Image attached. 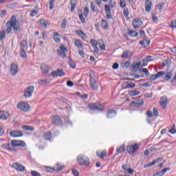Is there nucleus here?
Masks as SVG:
<instances>
[{"instance_id":"obj_1","label":"nucleus","mask_w":176,"mask_h":176,"mask_svg":"<svg viewBox=\"0 0 176 176\" xmlns=\"http://www.w3.org/2000/svg\"><path fill=\"white\" fill-rule=\"evenodd\" d=\"M6 26L7 28L6 32V34H10L12 32V28H13V30L15 32H19L21 31V27H20V23L17 21V19H16V16L12 15L11 17L10 21H8Z\"/></svg>"},{"instance_id":"obj_2","label":"nucleus","mask_w":176,"mask_h":176,"mask_svg":"<svg viewBox=\"0 0 176 176\" xmlns=\"http://www.w3.org/2000/svg\"><path fill=\"white\" fill-rule=\"evenodd\" d=\"M77 162L80 166H87L90 164V160L85 155H79L77 157Z\"/></svg>"},{"instance_id":"obj_3","label":"nucleus","mask_w":176,"mask_h":176,"mask_svg":"<svg viewBox=\"0 0 176 176\" xmlns=\"http://www.w3.org/2000/svg\"><path fill=\"white\" fill-rule=\"evenodd\" d=\"M89 75V86L92 90H97V89H98V85L96 80V75L94 74V72H90Z\"/></svg>"},{"instance_id":"obj_4","label":"nucleus","mask_w":176,"mask_h":176,"mask_svg":"<svg viewBox=\"0 0 176 176\" xmlns=\"http://www.w3.org/2000/svg\"><path fill=\"white\" fill-rule=\"evenodd\" d=\"M91 45L92 47H94V48L97 47V46L98 45L100 50H105V44L104 43V41H102V40H98V41L97 42L96 40L91 39Z\"/></svg>"},{"instance_id":"obj_5","label":"nucleus","mask_w":176,"mask_h":176,"mask_svg":"<svg viewBox=\"0 0 176 176\" xmlns=\"http://www.w3.org/2000/svg\"><path fill=\"white\" fill-rule=\"evenodd\" d=\"M138 148H140V146H138V144L128 146L126 147V152H128L129 155H134L135 152H136V151H138Z\"/></svg>"},{"instance_id":"obj_6","label":"nucleus","mask_w":176,"mask_h":176,"mask_svg":"<svg viewBox=\"0 0 176 176\" xmlns=\"http://www.w3.org/2000/svg\"><path fill=\"white\" fill-rule=\"evenodd\" d=\"M34 86L30 85L24 90V96L25 98H30L34 93Z\"/></svg>"},{"instance_id":"obj_7","label":"nucleus","mask_w":176,"mask_h":176,"mask_svg":"<svg viewBox=\"0 0 176 176\" xmlns=\"http://www.w3.org/2000/svg\"><path fill=\"white\" fill-rule=\"evenodd\" d=\"M18 109L23 111V112H28L30 111V104L27 102H21L17 104Z\"/></svg>"},{"instance_id":"obj_8","label":"nucleus","mask_w":176,"mask_h":176,"mask_svg":"<svg viewBox=\"0 0 176 176\" xmlns=\"http://www.w3.org/2000/svg\"><path fill=\"white\" fill-rule=\"evenodd\" d=\"M89 109H93L96 111H102V109H104V106L100 104V102H98V103L90 104L89 105Z\"/></svg>"},{"instance_id":"obj_9","label":"nucleus","mask_w":176,"mask_h":176,"mask_svg":"<svg viewBox=\"0 0 176 176\" xmlns=\"http://www.w3.org/2000/svg\"><path fill=\"white\" fill-rule=\"evenodd\" d=\"M12 168L16 170V171H20V173H24V171H25V166L17 162L14 163L12 165Z\"/></svg>"},{"instance_id":"obj_10","label":"nucleus","mask_w":176,"mask_h":176,"mask_svg":"<svg viewBox=\"0 0 176 176\" xmlns=\"http://www.w3.org/2000/svg\"><path fill=\"white\" fill-rule=\"evenodd\" d=\"M11 145L12 146H22V148H25V146H27V144H25V142L24 141L16 140H13L11 141Z\"/></svg>"},{"instance_id":"obj_11","label":"nucleus","mask_w":176,"mask_h":176,"mask_svg":"<svg viewBox=\"0 0 176 176\" xmlns=\"http://www.w3.org/2000/svg\"><path fill=\"white\" fill-rule=\"evenodd\" d=\"M68 52L67 47H64L63 45H60V50H58V54L61 57H67L66 53Z\"/></svg>"},{"instance_id":"obj_12","label":"nucleus","mask_w":176,"mask_h":176,"mask_svg":"<svg viewBox=\"0 0 176 176\" xmlns=\"http://www.w3.org/2000/svg\"><path fill=\"white\" fill-rule=\"evenodd\" d=\"M64 75H65V74L61 69H58L57 70L52 72V76L53 78H57V76H64Z\"/></svg>"},{"instance_id":"obj_13","label":"nucleus","mask_w":176,"mask_h":176,"mask_svg":"<svg viewBox=\"0 0 176 176\" xmlns=\"http://www.w3.org/2000/svg\"><path fill=\"white\" fill-rule=\"evenodd\" d=\"M10 135L13 137V138H16L17 137H23V133L21 131H12L10 132Z\"/></svg>"},{"instance_id":"obj_14","label":"nucleus","mask_w":176,"mask_h":176,"mask_svg":"<svg viewBox=\"0 0 176 176\" xmlns=\"http://www.w3.org/2000/svg\"><path fill=\"white\" fill-rule=\"evenodd\" d=\"M168 101L166 96H162L160 99V105L164 109H166L167 108V104Z\"/></svg>"},{"instance_id":"obj_15","label":"nucleus","mask_w":176,"mask_h":176,"mask_svg":"<svg viewBox=\"0 0 176 176\" xmlns=\"http://www.w3.org/2000/svg\"><path fill=\"white\" fill-rule=\"evenodd\" d=\"M133 28H140L142 25V21L140 19H134L132 22Z\"/></svg>"},{"instance_id":"obj_16","label":"nucleus","mask_w":176,"mask_h":176,"mask_svg":"<svg viewBox=\"0 0 176 176\" xmlns=\"http://www.w3.org/2000/svg\"><path fill=\"white\" fill-rule=\"evenodd\" d=\"M104 10L106 13V17L111 20V19H112V15H111V7H109V5H105Z\"/></svg>"},{"instance_id":"obj_17","label":"nucleus","mask_w":176,"mask_h":176,"mask_svg":"<svg viewBox=\"0 0 176 176\" xmlns=\"http://www.w3.org/2000/svg\"><path fill=\"white\" fill-rule=\"evenodd\" d=\"M170 168H165L162 170H160L157 173H155L153 176H163L167 171H170Z\"/></svg>"},{"instance_id":"obj_18","label":"nucleus","mask_w":176,"mask_h":176,"mask_svg":"<svg viewBox=\"0 0 176 176\" xmlns=\"http://www.w3.org/2000/svg\"><path fill=\"white\" fill-rule=\"evenodd\" d=\"M124 89H134L135 87V84L133 82H124L122 85Z\"/></svg>"},{"instance_id":"obj_19","label":"nucleus","mask_w":176,"mask_h":176,"mask_svg":"<svg viewBox=\"0 0 176 176\" xmlns=\"http://www.w3.org/2000/svg\"><path fill=\"white\" fill-rule=\"evenodd\" d=\"M52 122L54 124H56L57 126H61L63 124V121L58 116H54L52 118Z\"/></svg>"},{"instance_id":"obj_20","label":"nucleus","mask_w":176,"mask_h":176,"mask_svg":"<svg viewBox=\"0 0 176 176\" xmlns=\"http://www.w3.org/2000/svg\"><path fill=\"white\" fill-rule=\"evenodd\" d=\"M9 116H10V114L8 113V111H0V119L6 120Z\"/></svg>"},{"instance_id":"obj_21","label":"nucleus","mask_w":176,"mask_h":176,"mask_svg":"<svg viewBox=\"0 0 176 176\" xmlns=\"http://www.w3.org/2000/svg\"><path fill=\"white\" fill-rule=\"evenodd\" d=\"M152 56H146L145 58L143 59V63L141 65V67H146L148 65V63H150V61H153Z\"/></svg>"},{"instance_id":"obj_22","label":"nucleus","mask_w":176,"mask_h":176,"mask_svg":"<svg viewBox=\"0 0 176 176\" xmlns=\"http://www.w3.org/2000/svg\"><path fill=\"white\" fill-rule=\"evenodd\" d=\"M18 67L16 64L12 63L11 65V74L12 75H16L17 74Z\"/></svg>"},{"instance_id":"obj_23","label":"nucleus","mask_w":176,"mask_h":176,"mask_svg":"<svg viewBox=\"0 0 176 176\" xmlns=\"http://www.w3.org/2000/svg\"><path fill=\"white\" fill-rule=\"evenodd\" d=\"M133 56V53L130 51L124 52L121 56L122 58H130Z\"/></svg>"},{"instance_id":"obj_24","label":"nucleus","mask_w":176,"mask_h":176,"mask_svg":"<svg viewBox=\"0 0 176 176\" xmlns=\"http://www.w3.org/2000/svg\"><path fill=\"white\" fill-rule=\"evenodd\" d=\"M146 12H151L152 10V2H151L149 0H147L146 1Z\"/></svg>"},{"instance_id":"obj_25","label":"nucleus","mask_w":176,"mask_h":176,"mask_svg":"<svg viewBox=\"0 0 176 176\" xmlns=\"http://www.w3.org/2000/svg\"><path fill=\"white\" fill-rule=\"evenodd\" d=\"M116 116V111L113 110H109L107 113V118L109 119H112V118H115Z\"/></svg>"},{"instance_id":"obj_26","label":"nucleus","mask_w":176,"mask_h":176,"mask_svg":"<svg viewBox=\"0 0 176 176\" xmlns=\"http://www.w3.org/2000/svg\"><path fill=\"white\" fill-rule=\"evenodd\" d=\"M122 168L125 171H127L129 174H133V173H134V170L130 168V166L129 165H123Z\"/></svg>"},{"instance_id":"obj_27","label":"nucleus","mask_w":176,"mask_h":176,"mask_svg":"<svg viewBox=\"0 0 176 176\" xmlns=\"http://www.w3.org/2000/svg\"><path fill=\"white\" fill-rule=\"evenodd\" d=\"M171 75H173V74H171V72H170L168 73L164 72L162 78L164 79V80H170V79H171Z\"/></svg>"},{"instance_id":"obj_28","label":"nucleus","mask_w":176,"mask_h":176,"mask_svg":"<svg viewBox=\"0 0 176 176\" xmlns=\"http://www.w3.org/2000/svg\"><path fill=\"white\" fill-rule=\"evenodd\" d=\"M131 68L133 71H137L140 67H141V62H138L131 65Z\"/></svg>"},{"instance_id":"obj_29","label":"nucleus","mask_w":176,"mask_h":176,"mask_svg":"<svg viewBox=\"0 0 176 176\" xmlns=\"http://www.w3.org/2000/svg\"><path fill=\"white\" fill-rule=\"evenodd\" d=\"M28 48V45L27 44V41L23 40L21 43V50H25Z\"/></svg>"},{"instance_id":"obj_30","label":"nucleus","mask_w":176,"mask_h":176,"mask_svg":"<svg viewBox=\"0 0 176 176\" xmlns=\"http://www.w3.org/2000/svg\"><path fill=\"white\" fill-rule=\"evenodd\" d=\"M21 128L25 131H34V127L29 126V125H23L21 126Z\"/></svg>"},{"instance_id":"obj_31","label":"nucleus","mask_w":176,"mask_h":176,"mask_svg":"<svg viewBox=\"0 0 176 176\" xmlns=\"http://www.w3.org/2000/svg\"><path fill=\"white\" fill-rule=\"evenodd\" d=\"M96 155H97V156L100 157V159H102L107 156V151H102V153L100 154V153H98V151H97Z\"/></svg>"},{"instance_id":"obj_32","label":"nucleus","mask_w":176,"mask_h":176,"mask_svg":"<svg viewBox=\"0 0 176 176\" xmlns=\"http://www.w3.org/2000/svg\"><path fill=\"white\" fill-rule=\"evenodd\" d=\"M129 94L131 97H135V96H139V94H140V92L138 91H129Z\"/></svg>"},{"instance_id":"obj_33","label":"nucleus","mask_w":176,"mask_h":176,"mask_svg":"<svg viewBox=\"0 0 176 176\" xmlns=\"http://www.w3.org/2000/svg\"><path fill=\"white\" fill-rule=\"evenodd\" d=\"M129 36H132L133 38H135V36H138V32L134 30H130L128 33Z\"/></svg>"},{"instance_id":"obj_34","label":"nucleus","mask_w":176,"mask_h":176,"mask_svg":"<svg viewBox=\"0 0 176 176\" xmlns=\"http://www.w3.org/2000/svg\"><path fill=\"white\" fill-rule=\"evenodd\" d=\"M77 35L80 36L82 39H86V34H85L82 31L78 30L77 31Z\"/></svg>"},{"instance_id":"obj_35","label":"nucleus","mask_w":176,"mask_h":176,"mask_svg":"<svg viewBox=\"0 0 176 176\" xmlns=\"http://www.w3.org/2000/svg\"><path fill=\"white\" fill-rule=\"evenodd\" d=\"M71 2V10L72 12H74L75 10V8H76V0H70Z\"/></svg>"},{"instance_id":"obj_36","label":"nucleus","mask_w":176,"mask_h":176,"mask_svg":"<svg viewBox=\"0 0 176 176\" xmlns=\"http://www.w3.org/2000/svg\"><path fill=\"white\" fill-rule=\"evenodd\" d=\"M68 61L71 68L75 69L76 67V64H75L74 62L72 61V59H71V58H68Z\"/></svg>"},{"instance_id":"obj_37","label":"nucleus","mask_w":176,"mask_h":176,"mask_svg":"<svg viewBox=\"0 0 176 176\" xmlns=\"http://www.w3.org/2000/svg\"><path fill=\"white\" fill-rule=\"evenodd\" d=\"M54 39L55 42H60V34H58V33L57 32L54 33Z\"/></svg>"},{"instance_id":"obj_38","label":"nucleus","mask_w":176,"mask_h":176,"mask_svg":"<svg viewBox=\"0 0 176 176\" xmlns=\"http://www.w3.org/2000/svg\"><path fill=\"white\" fill-rule=\"evenodd\" d=\"M6 38L5 30L0 31V41L2 42Z\"/></svg>"},{"instance_id":"obj_39","label":"nucleus","mask_w":176,"mask_h":176,"mask_svg":"<svg viewBox=\"0 0 176 176\" xmlns=\"http://www.w3.org/2000/svg\"><path fill=\"white\" fill-rule=\"evenodd\" d=\"M78 17L82 23H85L86 19H85V17H83V14L82 13V11L78 12Z\"/></svg>"},{"instance_id":"obj_40","label":"nucleus","mask_w":176,"mask_h":176,"mask_svg":"<svg viewBox=\"0 0 176 176\" xmlns=\"http://www.w3.org/2000/svg\"><path fill=\"white\" fill-rule=\"evenodd\" d=\"M75 45H76V46L77 47H80V48H82V47H83V45L82 44V42H80V41H79V40H78V39H76V41H75Z\"/></svg>"},{"instance_id":"obj_41","label":"nucleus","mask_w":176,"mask_h":176,"mask_svg":"<svg viewBox=\"0 0 176 176\" xmlns=\"http://www.w3.org/2000/svg\"><path fill=\"white\" fill-rule=\"evenodd\" d=\"M102 27L104 30H107L108 28V23H107V21L104 19H102Z\"/></svg>"},{"instance_id":"obj_42","label":"nucleus","mask_w":176,"mask_h":176,"mask_svg":"<svg viewBox=\"0 0 176 176\" xmlns=\"http://www.w3.org/2000/svg\"><path fill=\"white\" fill-rule=\"evenodd\" d=\"M54 168V171H61V170L64 168V166L63 165L60 166L58 164H56V166Z\"/></svg>"},{"instance_id":"obj_43","label":"nucleus","mask_w":176,"mask_h":176,"mask_svg":"<svg viewBox=\"0 0 176 176\" xmlns=\"http://www.w3.org/2000/svg\"><path fill=\"white\" fill-rule=\"evenodd\" d=\"M45 140L46 141H52V133L48 132L45 134Z\"/></svg>"},{"instance_id":"obj_44","label":"nucleus","mask_w":176,"mask_h":176,"mask_svg":"<svg viewBox=\"0 0 176 176\" xmlns=\"http://www.w3.org/2000/svg\"><path fill=\"white\" fill-rule=\"evenodd\" d=\"M139 71L140 72H144V74H145V75H146V76L149 75V71H148V69H146V68L140 69Z\"/></svg>"},{"instance_id":"obj_45","label":"nucleus","mask_w":176,"mask_h":176,"mask_svg":"<svg viewBox=\"0 0 176 176\" xmlns=\"http://www.w3.org/2000/svg\"><path fill=\"white\" fill-rule=\"evenodd\" d=\"M124 149H125L124 146H120L117 148V152L118 153H122V152H124Z\"/></svg>"},{"instance_id":"obj_46","label":"nucleus","mask_w":176,"mask_h":176,"mask_svg":"<svg viewBox=\"0 0 176 176\" xmlns=\"http://www.w3.org/2000/svg\"><path fill=\"white\" fill-rule=\"evenodd\" d=\"M21 56L23 58H27V53L25 50H21Z\"/></svg>"},{"instance_id":"obj_47","label":"nucleus","mask_w":176,"mask_h":176,"mask_svg":"<svg viewBox=\"0 0 176 176\" xmlns=\"http://www.w3.org/2000/svg\"><path fill=\"white\" fill-rule=\"evenodd\" d=\"M122 67L123 68H129L130 67V62L126 61L122 63Z\"/></svg>"},{"instance_id":"obj_48","label":"nucleus","mask_w":176,"mask_h":176,"mask_svg":"<svg viewBox=\"0 0 176 176\" xmlns=\"http://www.w3.org/2000/svg\"><path fill=\"white\" fill-rule=\"evenodd\" d=\"M45 170L48 173H53V171H54V168H51L50 166H45Z\"/></svg>"},{"instance_id":"obj_49","label":"nucleus","mask_w":176,"mask_h":176,"mask_svg":"<svg viewBox=\"0 0 176 176\" xmlns=\"http://www.w3.org/2000/svg\"><path fill=\"white\" fill-rule=\"evenodd\" d=\"M39 27H45V19H40L38 22Z\"/></svg>"},{"instance_id":"obj_50","label":"nucleus","mask_w":176,"mask_h":176,"mask_svg":"<svg viewBox=\"0 0 176 176\" xmlns=\"http://www.w3.org/2000/svg\"><path fill=\"white\" fill-rule=\"evenodd\" d=\"M67 27V18H65L61 24V28L65 29Z\"/></svg>"},{"instance_id":"obj_51","label":"nucleus","mask_w":176,"mask_h":176,"mask_svg":"<svg viewBox=\"0 0 176 176\" xmlns=\"http://www.w3.org/2000/svg\"><path fill=\"white\" fill-rule=\"evenodd\" d=\"M163 75H164V72H159L157 74H155V76L157 79L158 78H163Z\"/></svg>"},{"instance_id":"obj_52","label":"nucleus","mask_w":176,"mask_h":176,"mask_svg":"<svg viewBox=\"0 0 176 176\" xmlns=\"http://www.w3.org/2000/svg\"><path fill=\"white\" fill-rule=\"evenodd\" d=\"M2 148H3V149H6L7 151H10V144H3Z\"/></svg>"},{"instance_id":"obj_53","label":"nucleus","mask_w":176,"mask_h":176,"mask_svg":"<svg viewBox=\"0 0 176 176\" xmlns=\"http://www.w3.org/2000/svg\"><path fill=\"white\" fill-rule=\"evenodd\" d=\"M55 1L56 0H50V10H52L53 9V8H54V1Z\"/></svg>"},{"instance_id":"obj_54","label":"nucleus","mask_w":176,"mask_h":176,"mask_svg":"<svg viewBox=\"0 0 176 176\" xmlns=\"http://www.w3.org/2000/svg\"><path fill=\"white\" fill-rule=\"evenodd\" d=\"M36 14H38V10H34L31 12L30 16H31V17H35V16H36Z\"/></svg>"},{"instance_id":"obj_55","label":"nucleus","mask_w":176,"mask_h":176,"mask_svg":"<svg viewBox=\"0 0 176 176\" xmlns=\"http://www.w3.org/2000/svg\"><path fill=\"white\" fill-rule=\"evenodd\" d=\"M94 54L98 56V53L100 52V50H98V47H94Z\"/></svg>"},{"instance_id":"obj_56","label":"nucleus","mask_w":176,"mask_h":176,"mask_svg":"<svg viewBox=\"0 0 176 176\" xmlns=\"http://www.w3.org/2000/svg\"><path fill=\"white\" fill-rule=\"evenodd\" d=\"M90 6L92 12H96V6H94V3H93V1L90 2Z\"/></svg>"},{"instance_id":"obj_57","label":"nucleus","mask_w":176,"mask_h":176,"mask_svg":"<svg viewBox=\"0 0 176 176\" xmlns=\"http://www.w3.org/2000/svg\"><path fill=\"white\" fill-rule=\"evenodd\" d=\"M170 27V28H176V20L171 21Z\"/></svg>"},{"instance_id":"obj_58","label":"nucleus","mask_w":176,"mask_h":176,"mask_svg":"<svg viewBox=\"0 0 176 176\" xmlns=\"http://www.w3.org/2000/svg\"><path fill=\"white\" fill-rule=\"evenodd\" d=\"M72 173L75 176H79V171L78 170H76V169H72Z\"/></svg>"},{"instance_id":"obj_59","label":"nucleus","mask_w":176,"mask_h":176,"mask_svg":"<svg viewBox=\"0 0 176 176\" xmlns=\"http://www.w3.org/2000/svg\"><path fill=\"white\" fill-rule=\"evenodd\" d=\"M84 16H85V17L89 16V8H87V7H86L84 9Z\"/></svg>"},{"instance_id":"obj_60","label":"nucleus","mask_w":176,"mask_h":176,"mask_svg":"<svg viewBox=\"0 0 176 176\" xmlns=\"http://www.w3.org/2000/svg\"><path fill=\"white\" fill-rule=\"evenodd\" d=\"M159 116V111L156 109V108H154L153 111V116Z\"/></svg>"},{"instance_id":"obj_61","label":"nucleus","mask_w":176,"mask_h":176,"mask_svg":"<svg viewBox=\"0 0 176 176\" xmlns=\"http://www.w3.org/2000/svg\"><path fill=\"white\" fill-rule=\"evenodd\" d=\"M120 8H124L126 6V2L124 0H121L120 2Z\"/></svg>"},{"instance_id":"obj_62","label":"nucleus","mask_w":176,"mask_h":176,"mask_svg":"<svg viewBox=\"0 0 176 176\" xmlns=\"http://www.w3.org/2000/svg\"><path fill=\"white\" fill-rule=\"evenodd\" d=\"M109 3L111 8H114L115 7V1L114 0H110L109 1Z\"/></svg>"},{"instance_id":"obj_63","label":"nucleus","mask_w":176,"mask_h":176,"mask_svg":"<svg viewBox=\"0 0 176 176\" xmlns=\"http://www.w3.org/2000/svg\"><path fill=\"white\" fill-rule=\"evenodd\" d=\"M157 77H156V74H152L151 76H150V80H156Z\"/></svg>"},{"instance_id":"obj_64","label":"nucleus","mask_w":176,"mask_h":176,"mask_svg":"<svg viewBox=\"0 0 176 176\" xmlns=\"http://www.w3.org/2000/svg\"><path fill=\"white\" fill-rule=\"evenodd\" d=\"M5 16H6V10H3L1 12V17H5Z\"/></svg>"}]
</instances>
